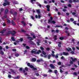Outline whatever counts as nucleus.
<instances>
[{
    "label": "nucleus",
    "mask_w": 79,
    "mask_h": 79,
    "mask_svg": "<svg viewBox=\"0 0 79 79\" xmlns=\"http://www.w3.org/2000/svg\"><path fill=\"white\" fill-rule=\"evenodd\" d=\"M16 34V32L15 30H13L12 31H8L7 34H6V35H10V34H12V35H14Z\"/></svg>",
    "instance_id": "nucleus-1"
},
{
    "label": "nucleus",
    "mask_w": 79,
    "mask_h": 79,
    "mask_svg": "<svg viewBox=\"0 0 79 79\" xmlns=\"http://www.w3.org/2000/svg\"><path fill=\"white\" fill-rule=\"evenodd\" d=\"M37 52V50H36L35 51H33L31 50V53H32V54H36L37 55H39V54H40V52H41V51L40 50H39Z\"/></svg>",
    "instance_id": "nucleus-2"
},
{
    "label": "nucleus",
    "mask_w": 79,
    "mask_h": 79,
    "mask_svg": "<svg viewBox=\"0 0 79 79\" xmlns=\"http://www.w3.org/2000/svg\"><path fill=\"white\" fill-rule=\"evenodd\" d=\"M50 18L51 20L50 19H49L48 20V23H52V24H55V23H56V22L55 21L53 20H53V17H51Z\"/></svg>",
    "instance_id": "nucleus-3"
},
{
    "label": "nucleus",
    "mask_w": 79,
    "mask_h": 79,
    "mask_svg": "<svg viewBox=\"0 0 79 79\" xmlns=\"http://www.w3.org/2000/svg\"><path fill=\"white\" fill-rule=\"evenodd\" d=\"M6 29H3L2 31H0V33L2 34L1 35H2V36H4L5 35L3 34V33H5V32H6Z\"/></svg>",
    "instance_id": "nucleus-4"
},
{
    "label": "nucleus",
    "mask_w": 79,
    "mask_h": 79,
    "mask_svg": "<svg viewBox=\"0 0 79 79\" xmlns=\"http://www.w3.org/2000/svg\"><path fill=\"white\" fill-rule=\"evenodd\" d=\"M70 59L72 60V61H73V62H75L77 60V59H76V58H75L74 59V58L72 57H70Z\"/></svg>",
    "instance_id": "nucleus-5"
},
{
    "label": "nucleus",
    "mask_w": 79,
    "mask_h": 79,
    "mask_svg": "<svg viewBox=\"0 0 79 79\" xmlns=\"http://www.w3.org/2000/svg\"><path fill=\"white\" fill-rule=\"evenodd\" d=\"M29 42L31 45H35L34 42L32 41H30Z\"/></svg>",
    "instance_id": "nucleus-6"
},
{
    "label": "nucleus",
    "mask_w": 79,
    "mask_h": 79,
    "mask_svg": "<svg viewBox=\"0 0 79 79\" xmlns=\"http://www.w3.org/2000/svg\"><path fill=\"white\" fill-rule=\"evenodd\" d=\"M4 13V15H6V14H8V10L7 9L5 10Z\"/></svg>",
    "instance_id": "nucleus-7"
},
{
    "label": "nucleus",
    "mask_w": 79,
    "mask_h": 79,
    "mask_svg": "<svg viewBox=\"0 0 79 79\" xmlns=\"http://www.w3.org/2000/svg\"><path fill=\"white\" fill-rule=\"evenodd\" d=\"M50 67L52 68V69H54V68H55V66H54L52 64H50Z\"/></svg>",
    "instance_id": "nucleus-8"
},
{
    "label": "nucleus",
    "mask_w": 79,
    "mask_h": 79,
    "mask_svg": "<svg viewBox=\"0 0 79 79\" xmlns=\"http://www.w3.org/2000/svg\"><path fill=\"white\" fill-rule=\"evenodd\" d=\"M63 54L64 55H65L66 56H67V55H69V54L65 52H63Z\"/></svg>",
    "instance_id": "nucleus-9"
},
{
    "label": "nucleus",
    "mask_w": 79,
    "mask_h": 79,
    "mask_svg": "<svg viewBox=\"0 0 79 79\" xmlns=\"http://www.w3.org/2000/svg\"><path fill=\"white\" fill-rule=\"evenodd\" d=\"M61 42H58V46L59 47H61Z\"/></svg>",
    "instance_id": "nucleus-10"
},
{
    "label": "nucleus",
    "mask_w": 79,
    "mask_h": 79,
    "mask_svg": "<svg viewBox=\"0 0 79 79\" xmlns=\"http://www.w3.org/2000/svg\"><path fill=\"white\" fill-rule=\"evenodd\" d=\"M55 27H61V28H63V26H62V25H60H60H57L56 26H55Z\"/></svg>",
    "instance_id": "nucleus-11"
},
{
    "label": "nucleus",
    "mask_w": 79,
    "mask_h": 79,
    "mask_svg": "<svg viewBox=\"0 0 79 79\" xmlns=\"http://www.w3.org/2000/svg\"><path fill=\"white\" fill-rule=\"evenodd\" d=\"M0 54H1V55H4V52L2 50H1L0 51Z\"/></svg>",
    "instance_id": "nucleus-12"
},
{
    "label": "nucleus",
    "mask_w": 79,
    "mask_h": 79,
    "mask_svg": "<svg viewBox=\"0 0 79 79\" xmlns=\"http://www.w3.org/2000/svg\"><path fill=\"white\" fill-rule=\"evenodd\" d=\"M66 50H67L68 52H69V51H71V48H70L69 47L68 48L66 49Z\"/></svg>",
    "instance_id": "nucleus-13"
},
{
    "label": "nucleus",
    "mask_w": 79,
    "mask_h": 79,
    "mask_svg": "<svg viewBox=\"0 0 79 79\" xmlns=\"http://www.w3.org/2000/svg\"><path fill=\"white\" fill-rule=\"evenodd\" d=\"M11 23L13 26H15L16 25V23H15L13 20H12Z\"/></svg>",
    "instance_id": "nucleus-14"
},
{
    "label": "nucleus",
    "mask_w": 79,
    "mask_h": 79,
    "mask_svg": "<svg viewBox=\"0 0 79 79\" xmlns=\"http://www.w3.org/2000/svg\"><path fill=\"white\" fill-rule=\"evenodd\" d=\"M31 3H32V4H34V2H35L36 0H30Z\"/></svg>",
    "instance_id": "nucleus-15"
},
{
    "label": "nucleus",
    "mask_w": 79,
    "mask_h": 79,
    "mask_svg": "<svg viewBox=\"0 0 79 79\" xmlns=\"http://www.w3.org/2000/svg\"><path fill=\"white\" fill-rule=\"evenodd\" d=\"M38 42H36L37 45H40V40H38Z\"/></svg>",
    "instance_id": "nucleus-16"
},
{
    "label": "nucleus",
    "mask_w": 79,
    "mask_h": 79,
    "mask_svg": "<svg viewBox=\"0 0 79 79\" xmlns=\"http://www.w3.org/2000/svg\"><path fill=\"white\" fill-rule=\"evenodd\" d=\"M27 39H30V40H34V39L32 38L31 37H27Z\"/></svg>",
    "instance_id": "nucleus-17"
},
{
    "label": "nucleus",
    "mask_w": 79,
    "mask_h": 79,
    "mask_svg": "<svg viewBox=\"0 0 79 79\" xmlns=\"http://www.w3.org/2000/svg\"><path fill=\"white\" fill-rule=\"evenodd\" d=\"M11 39L12 40V41L13 42H15L16 41V40L13 37H12L11 38Z\"/></svg>",
    "instance_id": "nucleus-18"
},
{
    "label": "nucleus",
    "mask_w": 79,
    "mask_h": 79,
    "mask_svg": "<svg viewBox=\"0 0 79 79\" xmlns=\"http://www.w3.org/2000/svg\"><path fill=\"white\" fill-rule=\"evenodd\" d=\"M21 23L23 25V26H25L26 25V23L24 22L23 21H22L21 22Z\"/></svg>",
    "instance_id": "nucleus-19"
},
{
    "label": "nucleus",
    "mask_w": 79,
    "mask_h": 79,
    "mask_svg": "<svg viewBox=\"0 0 79 79\" xmlns=\"http://www.w3.org/2000/svg\"><path fill=\"white\" fill-rule=\"evenodd\" d=\"M51 54H49L48 56V60H50V58H51Z\"/></svg>",
    "instance_id": "nucleus-20"
},
{
    "label": "nucleus",
    "mask_w": 79,
    "mask_h": 79,
    "mask_svg": "<svg viewBox=\"0 0 79 79\" xmlns=\"http://www.w3.org/2000/svg\"><path fill=\"white\" fill-rule=\"evenodd\" d=\"M73 2L75 3H77V2H79V0H73Z\"/></svg>",
    "instance_id": "nucleus-21"
},
{
    "label": "nucleus",
    "mask_w": 79,
    "mask_h": 79,
    "mask_svg": "<svg viewBox=\"0 0 79 79\" xmlns=\"http://www.w3.org/2000/svg\"><path fill=\"white\" fill-rule=\"evenodd\" d=\"M18 14L17 13V12H13V15H14V16H16V15H17V14Z\"/></svg>",
    "instance_id": "nucleus-22"
},
{
    "label": "nucleus",
    "mask_w": 79,
    "mask_h": 79,
    "mask_svg": "<svg viewBox=\"0 0 79 79\" xmlns=\"http://www.w3.org/2000/svg\"><path fill=\"white\" fill-rule=\"evenodd\" d=\"M11 72L13 73L14 74H15L16 73V72L14 71V70H13L12 69H11Z\"/></svg>",
    "instance_id": "nucleus-23"
},
{
    "label": "nucleus",
    "mask_w": 79,
    "mask_h": 79,
    "mask_svg": "<svg viewBox=\"0 0 79 79\" xmlns=\"http://www.w3.org/2000/svg\"><path fill=\"white\" fill-rule=\"evenodd\" d=\"M36 61V58H32V61L35 62Z\"/></svg>",
    "instance_id": "nucleus-24"
},
{
    "label": "nucleus",
    "mask_w": 79,
    "mask_h": 79,
    "mask_svg": "<svg viewBox=\"0 0 79 79\" xmlns=\"http://www.w3.org/2000/svg\"><path fill=\"white\" fill-rule=\"evenodd\" d=\"M19 41H20V42H23V38H21L19 40Z\"/></svg>",
    "instance_id": "nucleus-25"
},
{
    "label": "nucleus",
    "mask_w": 79,
    "mask_h": 79,
    "mask_svg": "<svg viewBox=\"0 0 79 79\" xmlns=\"http://www.w3.org/2000/svg\"><path fill=\"white\" fill-rule=\"evenodd\" d=\"M59 39L61 40H64V38L63 37H60Z\"/></svg>",
    "instance_id": "nucleus-26"
},
{
    "label": "nucleus",
    "mask_w": 79,
    "mask_h": 79,
    "mask_svg": "<svg viewBox=\"0 0 79 79\" xmlns=\"http://www.w3.org/2000/svg\"><path fill=\"white\" fill-rule=\"evenodd\" d=\"M42 53V54H43L44 55H45L46 54H47L46 52H44V51H43Z\"/></svg>",
    "instance_id": "nucleus-27"
},
{
    "label": "nucleus",
    "mask_w": 79,
    "mask_h": 79,
    "mask_svg": "<svg viewBox=\"0 0 79 79\" xmlns=\"http://www.w3.org/2000/svg\"><path fill=\"white\" fill-rule=\"evenodd\" d=\"M15 79H18L19 78H20V77L19 76H18L17 77H15Z\"/></svg>",
    "instance_id": "nucleus-28"
},
{
    "label": "nucleus",
    "mask_w": 79,
    "mask_h": 79,
    "mask_svg": "<svg viewBox=\"0 0 79 79\" xmlns=\"http://www.w3.org/2000/svg\"><path fill=\"white\" fill-rule=\"evenodd\" d=\"M8 23H10V20L8 19H6Z\"/></svg>",
    "instance_id": "nucleus-29"
},
{
    "label": "nucleus",
    "mask_w": 79,
    "mask_h": 79,
    "mask_svg": "<svg viewBox=\"0 0 79 79\" xmlns=\"http://www.w3.org/2000/svg\"><path fill=\"white\" fill-rule=\"evenodd\" d=\"M36 12L37 13H39L40 14V10H36Z\"/></svg>",
    "instance_id": "nucleus-30"
},
{
    "label": "nucleus",
    "mask_w": 79,
    "mask_h": 79,
    "mask_svg": "<svg viewBox=\"0 0 79 79\" xmlns=\"http://www.w3.org/2000/svg\"><path fill=\"white\" fill-rule=\"evenodd\" d=\"M19 56V54L18 53H16L15 54V56L16 57H18V56Z\"/></svg>",
    "instance_id": "nucleus-31"
},
{
    "label": "nucleus",
    "mask_w": 79,
    "mask_h": 79,
    "mask_svg": "<svg viewBox=\"0 0 79 79\" xmlns=\"http://www.w3.org/2000/svg\"><path fill=\"white\" fill-rule=\"evenodd\" d=\"M3 5L4 6H6V5H7V4H6V3L5 2L3 3Z\"/></svg>",
    "instance_id": "nucleus-32"
},
{
    "label": "nucleus",
    "mask_w": 79,
    "mask_h": 79,
    "mask_svg": "<svg viewBox=\"0 0 79 79\" xmlns=\"http://www.w3.org/2000/svg\"><path fill=\"white\" fill-rule=\"evenodd\" d=\"M33 69L34 70V71H35L36 70H37V69L35 67H33Z\"/></svg>",
    "instance_id": "nucleus-33"
},
{
    "label": "nucleus",
    "mask_w": 79,
    "mask_h": 79,
    "mask_svg": "<svg viewBox=\"0 0 79 79\" xmlns=\"http://www.w3.org/2000/svg\"><path fill=\"white\" fill-rule=\"evenodd\" d=\"M76 22H77V21H75L73 22V23L75 25H76L77 24Z\"/></svg>",
    "instance_id": "nucleus-34"
},
{
    "label": "nucleus",
    "mask_w": 79,
    "mask_h": 79,
    "mask_svg": "<svg viewBox=\"0 0 79 79\" xmlns=\"http://www.w3.org/2000/svg\"><path fill=\"white\" fill-rule=\"evenodd\" d=\"M3 10H4V9L3 8H2L0 10L1 12L2 13L3 11Z\"/></svg>",
    "instance_id": "nucleus-35"
},
{
    "label": "nucleus",
    "mask_w": 79,
    "mask_h": 79,
    "mask_svg": "<svg viewBox=\"0 0 79 79\" xmlns=\"http://www.w3.org/2000/svg\"><path fill=\"white\" fill-rule=\"evenodd\" d=\"M46 7L47 9L50 8V6L49 5H47V6H46Z\"/></svg>",
    "instance_id": "nucleus-36"
},
{
    "label": "nucleus",
    "mask_w": 79,
    "mask_h": 79,
    "mask_svg": "<svg viewBox=\"0 0 79 79\" xmlns=\"http://www.w3.org/2000/svg\"><path fill=\"white\" fill-rule=\"evenodd\" d=\"M10 13L11 15H13V11L12 10H10Z\"/></svg>",
    "instance_id": "nucleus-37"
},
{
    "label": "nucleus",
    "mask_w": 79,
    "mask_h": 79,
    "mask_svg": "<svg viewBox=\"0 0 79 79\" xmlns=\"http://www.w3.org/2000/svg\"><path fill=\"white\" fill-rule=\"evenodd\" d=\"M40 48L42 50H44V48L42 47H41Z\"/></svg>",
    "instance_id": "nucleus-38"
},
{
    "label": "nucleus",
    "mask_w": 79,
    "mask_h": 79,
    "mask_svg": "<svg viewBox=\"0 0 79 79\" xmlns=\"http://www.w3.org/2000/svg\"><path fill=\"white\" fill-rule=\"evenodd\" d=\"M68 6V7H69L70 8H71V7L72 6L71 4H69Z\"/></svg>",
    "instance_id": "nucleus-39"
},
{
    "label": "nucleus",
    "mask_w": 79,
    "mask_h": 79,
    "mask_svg": "<svg viewBox=\"0 0 79 79\" xmlns=\"http://www.w3.org/2000/svg\"><path fill=\"white\" fill-rule=\"evenodd\" d=\"M69 2L70 3H72L73 2L72 1V0H69Z\"/></svg>",
    "instance_id": "nucleus-40"
},
{
    "label": "nucleus",
    "mask_w": 79,
    "mask_h": 79,
    "mask_svg": "<svg viewBox=\"0 0 79 79\" xmlns=\"http://www.w3.org/2000/svg\"><path fill=\"white\" fill-rule=\"evenodd\" d=\"M58 65H61V62H59L57 63Z\"/></svg>",
    "instance_id": "nucleus-41"
},
{
    "label": "nucleus",
    "mask_w": 79,
    "mask_h": 79,
    "mask_svg": "<svg viewBox=\"0 0 79 79\" xmlns=\"http://www.w3.org/2000/svg\"><path fill=\"white\" fill-rule=\"evenodd\" d=\"M55 58H58V54H56V56H55Z\"/></svg>",
    "instance_id": "nucleus-42"
},
{
    "label": "nucleus",
    "mask_w": 79,
    "mask_h": 79,
    "mask_svg": "<svg viewBox=\"0 0 79 79\" xmlns=\"http://www.w3.org/2000/svg\"><path fill=\"white\" fill-rule=\"evenodd\" d=\"M30 68H34V66L32 65H31L30 66Z\"/></svg>",
    "instance_id": "nucleus-43"
},
{
    "label": "nucleus",
    "mask_w": 79,
    "mask_h": 79,
    "mask_svg": "<svg viewBox=\"0 0 79 79\" xmlns=\"http://www.w3.org/2000/svg\"><path fill=\"white\" fill-rule=\"evenodd\" d=\"M43 76L44 77H47V74H44L43 75Z\"/></svg>",
    "instance_id": "nucleus-44"
},
{
    "label": "nucleus",
    "mask_w": 79,
    "mask_h": 79,
    "mask_svg": "<svg viewBox=\"0 0 79 79\" xmlns=\"http://www.w3.org/2000/svg\"><path fill=\"white\" fill-rule=\"evenodd\" d=\"M26 47L27 49H29V48H30V47L28 46H27Z\"/></svg>",
    "instance_id": "nucleus-45"
},
{
    "label": "nucleus",
    "mask_w": 79,
    "mask_h": 79,
    "mask_svg": "<svg viewBox=\"0 0 79 79\" xmlns=\"http://www.w3.org/2000/svg\"><path fill=\"white\" fill-rule=\"evenodd\" d=\"M70 20L71 21H74V19L73 18H71L70 19Z\"/></svg>",
    "instance_id": "nucleus-46"
},
{
    "label": "nucleus",
    "mask_w": 79,
    "mask_h": 79,
    "mask_svg": "<svg viewBox=\"0 0 79 79\" xmlns=\"http://www.w3.org/2000/svg\"><path fill=\"white\" fill-rule=\"evenodd\" d=\"M8 77H9V78H11V75H8Z\"/></svg>",
    "instance_id": "nucleus-47"
},
{
    "label": "nucleus",
    "mask_w": 79,
    "mask_h": 79,
    "mask_svg": "<svg viewBox=\"0 0 79 79\" xmlns=\"http://www.w3.org/2000/svg\"><path fill=\"white\" fill-rule=\"evenodd\" d=\"M63 71L61 69H60V73H63Z\"/></svg>",
    "instance_id": "nucleus-48"
},
{
    "label": "nucleus",
    "mask_w": 79,
    "mask_h": 79,
    "mask_svg": "<svg viewBox=\"0 0 79 79\" xmlns=\"http://www.w3.org/2000/svg\"><path fill=\"white\" fill-rule=\"evenodd\" d=\"M67 11V10H66V9H63V11L64 12H65V11Z\"/></svg>",
    "instance_id": "nucleus-49"
},
{
    "label": "nucleus",
    "mask_w": 79,
    "mask_h": 79,
    "mask_svg": "<svg viewBox=\"0 0 79 79\" xmlns=\"http://www.w3.org/2000/svg\"><path fill=\"white\" fill-rule=\"evenodd\" d=\"M13 52H16V49H12Z\"/></svg>",
    "instance_id": "nucleus-50"
},
{
    "label": "nucleus",
    "mask_w": 79,
    "mask_h": 79,
    "mask_svg": "<svg viewBox=\"0 0 79 79\" xmlns=\"http://www.w3.org/2000/svg\"><path fill=\"white\" fill-rule=\"evenodd\" d=\"M31 18L33 20H34V16H33L31 15Z\"/></svg>",
    "instance_id": "nucleus-51"
},
{
    "label": "nucleus",
    "mask_w": 79,
    "mask_h": 79,
    "mask_svg": "<svg viewBox=\"0 0 79 79\" xmlns=\"http://www.w3.org/2000/svg\"><path fill=\"white\" fill-rule=\"evenodd\" d=\"M54 72L55 74H56L57 73V70H54Z\"/></svg>",
    "instance_id": "nucleus-52"
},
{
    "label": "nucleus",
    "mask_w": 79,
    "mask_h": 79,
    "mask_svg": "<svg viewBox=\"0 0 79 79\" xmlns=\"http://www.w3.org/2000/svg\"><path fill=\"white\" fill-rule=\"evenodd\" d=\"M35 75L36 76H39V74L37 73H35Z\"/></svg>",
    "instance_id": "nucleus-53"
},
{
    "label": "nucleus",
    "mask_w": 79,
    "mask_h": 79,
    "mask_svg": "<svg viewBox=\"0 0 79 79\" xmlns=\"http://www.w3.org/2000/svg\"><path fill=\"white\" fill-rule=\"evenodd\" d=\"M36 62L37 63H40V60L38 59L36 61Z\"/></svg>",
    "instance_id": "nucleus-54"
},
{
    "label": "nucleus",
    "mask_w": 79,
    "mask_h": 79,
    "mask_svg": "<svg viewBox=\"0 0 79 79\" xmlns=\"http://www.w3.org/2000/svg\"><path fill=\"white\" fill-rule=\"evenodd\" d=\"M25 35L26 36H27L28 37H29V36H30V35H29L28 34L26 33L25 34Z\"/></svg>",
    "instance_id": "nucleus-55"
},
{
    "label": "nucleus",
    "mask_w": 79,
    "mask_h": 79,
    "mask_svg": "<svg viewBox=\"0 0 79 79\" xmlns=\"http://www.w3.org/2000/svg\"><path fill=\"white\" fill-rule=\"evenodd\" d=\"M27 66H29V67H30V66H31V65H30V63H27Z\"/></svg>",
    "instance_id": "nucleus-56"
},
{
    "label": "nucleus",
    "mask_w": 79,
    "mask_h": 79,
    "mask_svg": "<svg viewBox=\"0 0 79 79\" xmlns=\"http://www.w3.org/2000/svg\"><path fill=\"white\" fill-rule=\"evenodd\" d=\"M19 70L20 71H23V68H20Z\"/></svg>",
    "instance_id": "nucleus-57"
},
{
    "label": "nucleus",
    "mask_w": 79,
    "mask_h": 79,
    "mask_svg": "<svg viewBox=\"0 0 79 79\" xmlns=\"http://www.w3.org/2000/svg\"><path fill=\"white\" fill-rule=\"evenodd\" d=\"M56 33H58V32H59V30H58L56 29Z\"/></svg>",
    "instance_id": "nucleus-58"
},
{
    "label": "nucleus",
    "mask_w": 79,
    "mask_h": 79,
    "mask_svg": "<svg viewBox=\"0 0 79 79\" xmlns=\"http://www.w3.org/2000/svg\"><path fill=\"white\" fill-rule=\"evenodd\" d=\"M46 50H47V51H49V50H50V48H46Z\"/></svg>",
    "instance_id": "nucleus-59"
},
{
    "label": "nucleus",
    "mask_w": 79,
    "mask_h": 79,
    "mask_svg": "<svg viewBox=\"0 0 79 79\" xmlns=\"http://www.w3.org/2000/svg\"><path fill=\"white\" fill-rule=\"evenodd\" d=\"M25 69L26 71H27L28 70V68L27 67H25Z\"/></svg>",
    "instance_id": "nucleus-60"
},
{
    "label": "nucleus",
    "mask_w": 79,
    "mask_h": 79,
    "mask_svg": "<svg viewBox=\"0 0 79 79\" xmlns=\"http://www.w3.org/2000/svg\"><path fill=\"white\" fill-rule=\"evenodd\" d=\"M60 2H61V3H64V1L63 0H60Z\"/></svg>",
    "instance_id": "nucleus-61"
},
{
    "label": "nucleus",
    "mask_w": 79,
    "mask_h": 79,
    "mask_svg": "<svg viewBox=\"0 0 79 79\" xmlns=\"http://www.w3.org/2000/svg\"><path fill=\"white\" fill-rule=\"evenodd\" d=\"M51 55L52 56H53V57H55V55L53 54H52Z\"/></svg>",
    "instance_id": "nucleus-62"
},
{
    "label": "nucleus",
    "mask_w": 79,
    "mask_h": 79,
    "mask_svg": "<svg viewBox=\"0 0 79 79\" xmlns=\"http://www.w3.org/2000/svg\"><path fill=\"white\" fill-rule=\"evenodd\" d=\"M73 15H76V12H73L72 13Z\"/></svg>",
    "instance_id": "nucleus-63"
},
{
    "label": "nucleus",
    "mask_w": 79,
    "mask_h": 79,
    "mask_svg": "<svg viewBox=\"0 0 79 79\" xmlns=\"http://www.w3.org/2000/svg\"><path fill=\"white\" fill-rule=\"evenodd\" d=\"M66 66H71V64H67L66 65Z\"/></svg>",
    "instance_id": "nucleus-64"
}]
</instances>
